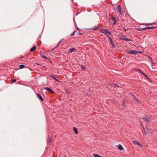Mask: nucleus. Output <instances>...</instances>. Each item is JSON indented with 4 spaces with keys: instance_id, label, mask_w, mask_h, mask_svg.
<instances>
[{
    "instance_id": "obj_1",
    "label": "nucleus",
    "mask_w": 157,
    "mask_h": 157,
    "mask_svg": "<svg viewBox=\"0 0 157 157\" xmlns=\"http://www.w3.org/2000/svg\"><path fill=\"white\" fill-rule=\"evenodd\" d=\"M100 31L101 33H105L106 35L107 36L109 35H111V32L107 29H102L100 30Z\"/></svg>"
},
{
    "instance_id": "obj_2",
    "label": "nucleus",
    "mask_w": 157,
    "mask_h": 157,
    "mask_svg": "<svg viewBox=\"0 0 157 157\" xmlns=\"http://www.w3.org/2000/svg\"><path fill=\"white\" fill-rule=\"evenodd\" d=\"M144 129L145 131V133L146 134H151L152 133V131L150 129L147 128L146 129H145L144 128Z\"/></svg>"
},
{
    "instance_id": "obj_3",
    "label": "nucleus",
    "mask_w": 157,
    "mask_h": 157,
    "mask_svg": "<svg viewBox=\"0 0 157 157\" xmlns=\"http://www.w3.org/2000/svg\"><path fill=\"white\" fill-rule=\"evenodd\" d=\"M127 52L128 53L131 54L133 55H136L137 53V51L135 50H131L130 51H128Z\"/></svg>"
},
{
    "instance_id": "obj_4",
    "label": "nucleus",
    "mask_w": 157,
    "mask_h": 157,
    "mask_svg": "<svg viewBox=\"0 0 157 157\" xmlns=\"http://www.w3.org/2000/svg\"><path fill=\"white\" fill-rule=\"evenodd\" d=\"M117 10L119 11L120 13L121 14H122L123 12H121V6L120 5H117Z\"/></svg>"
},
{
    "instance_id": "obj_5",
    "label": "nucleus",
    "mask_w": 157,
    "mask_h": 157,
    "mask_svg": "<svg viewBox=\"0 0 157 157\" xmlns=\"http://www.w3.org/2000/svg\"><path fill=\"white\" fill-rule=\"evenodd\" d=\"M133 143L135 144H136L138 146H140L141 147L142 145L138 141L134 140L133 141Z\"/></svg>"
},
{
    "instance_id": "obj_6",
    "label": "nucleus",
    "mask_w": 157,
    "mask_h": 157,
    "mask_svg": "<svg viewBox=\"0 0 157 157\" xmlns=\"http://www.w3.org/2000/svg\"><path fill=\"white\" fill-rule=\"evenodd\" d=\"M45 89L48 91L49 92L51 93H54V92L53 91V90H52L51 89H50L49 88L46 87L45 88Z\"/></svg>"
},
{
    "instance_id": "obj_7",
    "label": "nucleus",
    "mask_w": 157,
    "mask_h": 157,
    "mask_svg": "<svg viewBox=\"0 0 157 157\" xmlns=\"http://www.w3.org/2000/svg\"><path fill=\"white\" fill-rule=\"evenodd\" d=\"M36 46H34L32 48H31L30 51L31 52H33L36 50Z\"/></svg>"
},
{
    "instance_id": "obj_8",
    "label": "nucleus",
    "mask_w": 157,
    "mask_h": 157,
    "mask_svg": "<svg viewBox=\"0 0 157 157\" xmlns=\"http://www.w3.org/2000/svg\"><path fill=\"white\" fill-rule=\"evenodd\" d=\"M76 51V50L75 48H73L70 49L69 51V52L71 53L73 52H75Z\"/></svg>"
},
{
    "instance_id": "obj_9",
    "label": "nucleus",
    "mask_w": 157,
    "mask_h": 157,
    "mask_svg": "<svg viewBox=\"0 0 157 157\" xmlns=\"http://www.w3.org/2000/svg\"><path fill=\"white\" fill-rule=\"evenodd\" d=\"M37 96L39 98H40V99L42 101H44V100L43 99V98H42V96H41V95L40 94H37Z\"/></svg>"
},
{
    "instance_id": "obj_10",
    "label": "nucleus",
    "mask_w": 157,
    "mask_h": 157,
    "mask_svg": "<svg viewBox=\"0 0 157 157\" xmlns=\"http://www.w3.org/2000/svg\"><path fill=\"white\" fill-rule=\"evenodd\" d=\"M73 130L75 134L76 135L77 134H78V130L77 128L75 127H74L73 128Z\"/></svg>"
},
{
    "instance_id": "obj_11",
    "label": "nucleus",
    "mask_w": 157,
    "mask_h": 157,
    "mask_svg": "<svg viewBox=\"0 0 157 157\" xmlns=\"http://www.w3.org/2000/svg\"><path fill=\"white\" fill-rule=\"evenodd\" d=\"M117 147L119 149L121 150H122L123 149V147L121 144H119L118 145Z\"/></svg>"
},
{
    "instance_id": "obj_12",
    "label": "nucleus",
    "mask_w": 157,
    "mask_h": 157,
    "mask_svg": "<svg viewBox=\"0 0 157 157\" xmlns=\"http://www.w3.org/2000/svg\"><path fill=\"white\" fill-rule=\"evenodd\" d=\"M157 27H147V29H154L156 28H157Z\"/></svg>"
},
{
    "instance_id": "obj_13",
    "label": "nucleus",
    "mask_w": 157,
    "mask_h": 157,
    "mask_svg": "<svg viewBox=\"0 0 157 157\" xmlns=\"http://www.w3.org/2000/svg\"><path fill=\"white\" fill-rule=\"evenodd\" d=\"M62 40H61L59 42V43H58V44H57V45L53 49H54L56 48H57L58 47V46L59 45V44L62 42Z\"/></svg>"
},
{
    "instance_id": "obj_14",
    "label": "nucleus",
    "mask_w": 157,
    "mask_h": 157,
    "mask_svg": "<svg viewBox=\"0 0 157 157\" xmlns=\"http://www.w3.org/2000/svg\"><path fill=\"white\" fill-rule=\"evenodd\" d=\"M143 119L145 121H147V122H151V121L149 120V119H148L147 118H143Z\"/></svg>"
},
{
    "instance_id": "obj_15",
    "label": "nucleus",
    "mask_w": 157,
    "mask_h": 157,
    "mask_svg": "<svg viewBox=\"0 0 157 157\" xmlns=\"http://www.w3.org/2000/svg\"><path fill=\"white\" fill-rule=\"evenodd\" d=\"M19 67L20 69H22L24 68L25 67V66L24 65L22 64L20 65Z\"/></svg>"
},
{
    "instance_id": "obj_16",
    "label": "nucleus",
    "mask_w": 157,
    "mask_h": 157,
    "mask_svg": "<svg viewBox=\"0 0 157 157\" xmlns=\"http://www.w3.org/2000/svg\"><path fill=\"white\" fill-rule=\"evenodd\" d=\"M112 20L114 21V24H116V20L115 18L114 17H113L112 18Z\"/></svg>"
},
{
    "instance_id": "obj_17",
    "label": "nucleus",
    "mask_w": 157,
    "mask_h": 157,
    "mask_svg": "<svg viewBox=\"0 0 157 157\" xmlns=\"http://www.w3.org/2000/svg\"><path fill=\"white\" fill-rule=\"evenodd\" d=\"M40 55H41V57H42L43 58H44V59H47V58L46 57V56L45 55H43L42 54H40Z\"/></svg>"
},
{
    "instance_id": "obj_18",
    "label": "nucleus",
    "mask_w": 157,
    "mask_h": 157,
    "mask_svg": "<svg viewBox=\"0 0 157 157\" xmlns=\"http://www.w3.org/2000/svg\"><path fill=\"white\" fill-rule=\"evenodd\" d=\"M151 63H152V66H155V63L154 62H153V61L151 59Z\"/></svg>"
},
{
    "instance_id": "obj_19",
    "label": "nucleus",
    "mask_w": 157,
    "mask_h": 157,
    "mask_svg": "<svg viewBox=\"0 0 157 157\" xmlns=\"http://www.w3.org/2000/svg\"><path fill=\"white\" fill-rule=\"evenodd\" d=\"M147 29V27H145L143 28H141L140 29V31L144 30Z\"/></svg>"
},
{
    "instance_id": "obj_20",
    "label": "nucleus",
    "mask_w": 157,
    "mask_h": 157,
    "mask_svg": "<svg viewBox=\"0 0 157 157\" xmlns=\"http://www.w3.org/2000/svg\"><path fill=\"white\" fill-rule=\"evenodd\" d=\"M111 42V44H112V45L113 47H115V46L114 45V43L112 41H111L110 42Z\"/></svg>"
},
{
    "instance_id": "obj_21",
    "label": "nucleus",
    "mask_w": 157,
    "mask_h": 157,
    "mask_svg": "<svg viewBox=\"0 0 157 157\" xmlns=\"http://www.w3.org/2000/svg\"><path fill=\"white\" fill-rule=\"evenodd\" d=\"M75 31H74V32H73L72 33H71L70 34V35H71V36H73V35L74 34H75Z\"/></svg>"
},
{
    "instance_id": "obj_22",
    "label": "nucleus",
    "mask_w": 157,
    "mask_h": 157,
    "mask_svg": "<svg viewBox=\"0 0 157 157\" xmlns=\"http://www.w3.org/2000/svg\"><path fill=\"white\" fill-rule=\"evenodd\" d=\"M98 27H95L94 28H93V29L94 30H95L98 29Z\"/></svg>"
},
{
    "instance_id": "obj_23",
    "label": "nucleus",
    "mask_w": 157,
    "mask_h": 157,
    "mask_svg": "<svg viewBox=\"0 0 157 157\" xmlns=\"http://www.w3.org/2000/svg\"><path fill=\"white\" fill-rule=\"evenodd\" d=\"M12 81L13 82H15L16 81V79H12Z\"/></svg>"
},
{
    "instance_id": "obj_24",
    "label": "nucleus",
    "mask_w": 157,
    "mask_h": 157,
    "mask_svg": "<svg viewBox=\"0 0 157 157\" xmlns=\"http://www.w3.org/2000/svg\"><path fill=\"white\" fill-rule=\"evenodd\" d=\"M146 78H147V79L150 82H152V81L151 80V79L149 77H148L147 76Z\"/></svg>"
},
{
    "instance_id": "obj_25",
    "label": "nucleus",
    "mask_w": 157,
    "mask_h": 157,
    "mask_svg": "<svg viewBox=\"0 0 157 157\" xmlns=\"http://www.w3.org/2000/svg\"><path fill=\"white\" fill-rule=\"evenodd\" d=\"M124 40L125 41H130V40L129 39H128V38H126V39H124Z\"/></svg>"
},
{
    "instance_id": "obj_26",
    "label": "nucleus",
    "mask_w": 157,
    "mask_h": 157,
    "mask_svg": "<svg viewBox=\"0 0 157 157\" xmlns=\"http://www.w3.org/2000/svg\"><path fill=\"white\" fill-rule=\"evenodd\" d=\"M108 36V38H109V39L110 41V42L112 41V40L111 38L109 36Z\"/></svg>"
},
{
    "instance_id": "obj_27",
    "label": "nucleus",
    "mask_w": 157,
    "mask_h": 157,
    "mask_svg": "<svg viewBox=\"0 0 157 157\" xmlns=\"http://www.w3.org/2000/svg\"><path fill=\"white\" fill-rule=\"evenodd\" d=\"M112 86H114V87H119V86H117L116 84H113L112 85Z\"/></svg>"
},
{
    "instance_id": "obj_28",
    "label": "nucleus",
    "mask_w": 157,
    "mask_h": 157,
    "mask_svg": "<svg viewBox=\"0 0 157 157\" xmlns=\"http://www.w3.org/2000/svg\"><path fill=\"white\" fill-rule=\"evenodd\" d=\"M81 67H82V70H83V69H84L85 70V68L82 65Z\"/></svg>"
},
{
    "instance_id": "obj_29",
    "label": "nucleus",
    "mask_w": 157,
    "mask_h": 157,
    "mask_svg": "<svg viewBox=\"0 0 157 157\" xmlns=\"http://www.w3.org/2000/svg\"><path fill=\"white\" fill-rule=\"evenodd\" d=\"M148 23H147V24H145L144 23V24H142V25H145L146 26H147V25H148Z\"/></svg>"
},
{
    "instance_id": "obj_30",
    "label": "nucleus",
    "mask_w": 157,
    "mask_h": 157,
    "mask_svg": "<svg viewBox=\"0 0 157 157\" xmlns=\"http://www.w3.org/2000/svg\"><path fill=\"white\" fill-rule=\"evenodd\" d=\"M51 76L53 78V79L56 80H58L56 79L54 76Z\"/></svg>"
},
{
    "instance_id": "obj_31",
    "label": "nucleus",
    "mask_w": 157,
    "mask_h": 157,
    "mask_svg": "<svg viewBox=\"0 0 157 157\" xmlns=\"http://www.w3.org/2000/svg\"><path fill=\"white\" fill-rule=\"evenodd\" d=\"M23 58V56L22 55H21L20 56L19 58L21 59V58Z\"/></svg>"
},
{
    "instance_id": "obj_32",
    "label": "nucleus",
    "mask_w": 157,
    "mask_h": 157,
    "mask_svg": "<svg viewBox=\"0 0 157 157\" xmlns=\"http://www.w3.org/2000/svg\"><path fill=\"white\" fill-rule=\"evenodd\" d=\"M133 97L135 98V99H136V100L139 101V100L138 99H136L135 98V96H134V95H133Z\"/></svg>"
},
{
    "instance_id": "obj_33",
    "label": "nucleus",
    "mask_w": 157,
    "mask_h": 157,
    "mask_svg": "<svg viewBox=\"0 0 157 157\" xmlns=\"http://www.w3.org/2000/svg\"><path fill=\"white\" fill-rule=\"evenodd\" d=\"M77 33L78 34V35H81L82 34V33H80V32L78 33Z\"/></svg>"
},
{
    "instance_id": "obj_34",
    "label": "nucleus",
    "mask_w": 157,
    "mask_h": 157,
    "mask_svg": "<svg viewBox=\"0 0 157 157\" xmlns=\"http://www.w3.org/2000/svg\"><path fill=\"white\" fill-rule=\"evenodd\" d=\"M138 70L140 72V73H141V74L143 73V72L142 71H141L140 70L138 69Z\"/></svg>"
},
{
    "instance_id": "obj_35",
    "label": "nucleus",
    "mask_w": 157,
    "mask_h": 157,
    "mask_svg": "<svg viewBox=\"0 0 157 157\" xmlns=\"http://www.w3.org/2000/svg\"><path fill=\"white\" fill-rule=\"evenodd\" d=\"M75 24H76V23H75ZM76 27H77V28L79 30V31L81 30H80V29H79L78 27H77V26L76 25Z\"/></svg>"
},
{
    "instance_id": "obj_36",
    "label": "nucleus",
    "mask_w": 157,
    "mask_h": 157,
    "mask_svg": "<svg viewBox=\"0 0 157 157\" xmlns=\"http://www.w3.org/2000/svg\"><path fill=\"white\" fill-rule=\"evenodd\" d=\"M154 23H148V25H152L153 24H154Z\"/></svg>"
},
{
    "instance_id": "obj_37",
    "label": "nucleus",
    "mask_w": 157,
    "mask_h": 157,
    "mask_svg": "<svg viewBox=\"0 0 157 157\" xmlns=\"http://www.w3.org/2000/svg\"><path fill=\"white\" fill-rule=\"evenodd\" d=\"M123 29L125 32L126 31V29H125L124 28H123Z\"/></svg>"
},
{
    "instance_id": "obj_38",
    "label": "nucleus",
    "mask_w": 157,
    "mask_h": 157,
    "mask_svg": "<svg viewBox=\"0 0 157 157\" xmlns=\"http://www.w3.org/2000/svg\"><path fill=\"white\" fill-rule=\"evenodd\" d=\"M144 76L145 75V74L143 72V73L142 74Z\"/></svg>"
},
{
    "instance_id": "obj_39",
    "label": "nucleus",
    "mask_w": 157,
    "mask_h": 157,
    "mask_svg": "<svg viewBox=\"0 0 157 157\" xmlns=\"http://www.w3.org/2000/svg\"><path fill=\"white\" fill-rule=\"evenodd\" d=\"M144 76H145L146 77L147 76L146 74H145Z\"/></svg>"
},
{
    "instance_id": "obj_40",
    "label": "nucleus",
    "mask_w": 157,
    "mask_h": 157,
    "mask_svg": "<svg viewBox=\"0 0 157 157\" xmlns=\"http://www.w3.org/2000/svg\"><path fill=\"white\" fill-rule=\"evenodd\" d=\"M72 2H73V0H71Z\"/></svg>"
}]
</instances>
